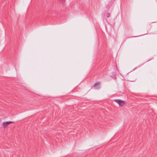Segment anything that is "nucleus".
Instances as JSON below:
<instances>
[{
	"instance_id": "1",
	"label": "nucleus",
	"mask_w": 157,
	"mask_h": 157,
	"mask_svg": "<svg viewBox=\"0 0 157 157\" xmlns=\"http://www.w3.org/2000/svg\"><path fill=\"white\" fill-rule=\"evenodd\" d=\"M114 101L117 103L120 106H123L126 103V102L125 101L121 99H115L114 100Z\"/></svg>"
},
{
	"instance_id": "2",
	"label": "nucleus",
	"mask_w": 157,
	"mask_h": 157,
	"mask_svg": "<svg viewBox=\"0 0 157 157\" xmlns=\"http://www.w3.org/2000/svg\"><path fill=\"white\" fill-rule=\"evenodd\" d=\"M11 123H13V122L12 121L3 122L2 125L4 128H5L9 124Z\"/></svg>"
},
{
	"instance_id": "3",
	"label": "nucleus",
	"mask_w": 157,
	"mask_h": 157,
	"mask_svg": "<svg viewBox=\"0 0 157 157\" xmlns=\"http://www.w3.org/2000/svg\"><path fill=\"white\" fill-rule=\"evenodd\" d=\"M100 83L99 82H98L95 83L94 86L95 89H98L100 88Z\"/></svg>"
},
{
	"instance_id": "4",
	"label": "nucleus",
	"mask_w": 157,
	"mask_h": 157,
	"mask_svg": "<svg viewBox=\"0 0 157 157\" xmlns=\"http://www.w3.org/2000/svg\"><path fill=\"white\" fill-rule=\"evenodd\" d=\"M107 17H110V14L109 13H108L107 14Z\"/></svg>"
},
{
	"instance_id": "5",
	"label": "nucleus",
	"mask_w": 157,
	"mask_h": 157,
	"mask_svg": "<svg viewBox=\"0 0 157 157\" xmlns=\"http://www.w3.org/2000/svg\"><path fill=\"white\" fill-rule=\"evenodd\" d=\"M63 1H64L65 0H62Z\"/></svg>"
}]
</instances>
